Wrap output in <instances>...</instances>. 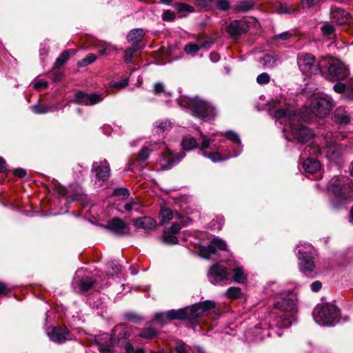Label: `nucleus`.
I'll return each mask as SVG.
<instances>
[{
    "mask_svg": "<svg viewBox=\"0 0 353 353\" xmlns=\"http://www.w3.org/2000/svg\"><path fill=\"white\" fill-rule=\"evenodd\" d=\"M281 300L274 303V309L268 316L266 321L256 325L246 331L245 337L248 341L260 342L272 335L267 328L274 330L275 334L282 335V329L290 327L296 320L298 299L293 293H280Z\"/></svg>",
    "mask_w": 353,
    "mask_h": 353,
    "instance_id": "1",
    "label": "nucleus"
},
{
    "mask_svg": "<svg viewBox=\"0 0 353 353\" xmlns=\"http://www.w3.org/2000/svg\"><path fill=\"white\" fill-rule=\"evenodd\" d=\"M270 105V114L281 125H284L283 132L285 139L305 143L312 139V132L300 123L301 117L294 107L290 105L283 106L278 100L272 101Z\"/></svg>",
    "mask_w": 353,
    "mask_h": 353,
    "instance_id": "2",
    "label": "nucleus"
},
{
    "mask_svg": "<svg viewBox=\"0 0 353 353\" xmlns=\"http://www.w3.org/2000/svg\"><path fill=\"white\" fill-rule=\"evenodd\" d=\"M225 136L230 141L237 145L236 148H233V154L229 153L226 156L221 154L222 150L219 147H216L213 144V141L208 136L200 132V137L201 139V147L199 150V154L203 157L208 158L213 163H217L228 160L232 157H236L242 152L241 141L238 134L233 131H228L225 133Z\"/></svg>",
    "mask_w": 353,
    "mask_h": 353,
    "instance_id": "3",
    "label": "nucleus"
},
{
    "mask_svg": "<svg viewBox=\"0 0 353 353\" xmlns=\"http://www.w3.org/2000/svg\"><path fill=\"white\" fill-rule=\"evenodd\" d=\"M341 137L342 135L338 132L326 134L324 137L325 145L322 148H313L308 145L301 153V157L303 159L307 152L310 155L319 153L324 155L328 160L336 161L342 156L344 151L343 145L340 143Z\"/></svg>",
    "mask_w": 353,
    "mask_h": 353,
    "instance_id": "4",
    "label": "nucleus"
},
{
    "mask_svg": "<svg viewBox=\"0 0 353 353\" xmlns=\"http://www.w3.org/2000/svg\"><path fill=\"white\" fill-rule=\"evenodd\" d=\"M331 203L334 208H339L353 197V184L345 176L333 179L327 187Z\"/></svg>",
    "mask_w": 353,
    "mask_h": 353,
    "instance_id": "5",
    "label": "nucleus"
},
{
    "mask_svg": "<svg viewBox=\"0 0 353 353\" xmlns=\"http://www.w3.org/2000/svg\"><path fill=\"white\" fill-rule=\"evenodd\" d=\"M214 307L215 303L212 301L199 302L191 307L168 311L167 319H186L194 323L199 317L208 314Z\"/></svg>",
    "mask_w": 353,
    "mask_h": 353,
    "instance_id": "6",
    "label": "nucleus"
},
{
    "mask_svg": "<svg viewBox=\"0 0 353 353\" xmlns=\"http://www.w3.org/2000/svg\"><path fill=\"white\" fill-rule=\"evenodd\" d=\"M339 310L333 304L319 305L313 311V317L316 323L323 326H333L339 322Z\"/></svg>",
    "mask_w": 353,
    "mask_h": 353,
    "instance_id": "7",
    "label": "nucleus"
},
{
    "mask_svg": "<svg viewBox=\"0 0 353 353\" xmlns=\"http://www.w3.org/2000/svg\"><path fill=\"white\" fill-rule=\"evenodd\" d=\"M295 252L300 270L306 274L314 272L316 268V262L313 256L314 248L308 243H300L297 245Z\"/></svg>",
    "mask_w": 353,
    "mask_h": 353,
    "instance_id": "8",
    "label": "nucleus"
},
{
    "mask_svg": "<svg viewBox=\"0 0 353 353\" xmlns=\"http://www.w3.org/2000/svg\"><path fill=\"white\" fill-rule=\"evenodd\" d=\"M228 268L215 263L212 265L208 272V281L215 285H226L231 281Z\"/></svg>",
    "mask_w": 353,
    "mask_h": 353,
    "instance_id": "9",
    "label": "nucleus"
},
{
    "mask_svg": "<svg viewBox=\"0 0 353 353\" xmlns=\"http://www.w3.org/2000/svg\"><path fill=\"white\" fill-rule=\"evenodd\" d=\"M191 112L194 116L205 120H211L216 114L215 108L210 103L199 97H194Z\"/></svg>",
    "mask_w": 353,
    "mask_h": 353,
    "instance_id": "10",
    "label": "nucleus"
},
{
    "mask_svg": "<svg viewBox=\"0 0 353 353\" xmlns=\"http://www.w3.org/2000/svg\"><path fill=\"white\" fill-rule=\"evenodd\" d=\"M334 106L332 99L329 96L316 97L311 102L312 112L317 117L324 118L328 115Z\"/></svg>",
    "mask_w": 353,
    "mask_h": 353,
    "instance_id": "11",
    "label": "nucleus"
},
{
    "mask_svg": "<svg viewBox=\"0 0 353 353\" xmlns=\"http://www.w3.org/2000/svg\"><path fill=\"white\" fill-rule=\"evenodd\" d=\"M315 57L310 53L301 52L297 55V64L300 70L306 75L321 73V68L315 65Z\"/></svg>",
    "mask_w": 353,
    "mask_h": 353,
    "instance_id": "12",
    "label": "nucleus"
},
{
    "mask_svg": "<svg viewBox=\"0 0 353 353\" xmlns=\"http://www.w3.org/2000/svg\"><path fill=\"white\" fill-rule=\"evenodd\" d=\"M349 75V70L343 62L332 59L329 63L325 78L331 81H341Z\"/></svg>",
    "mask_w": 353,
    "mask_h": 353,
    "instance_id": "13",
    "label": "nucleus"
},
{
    "mask_svg": "<svg viewBox=\"0 0 353 353\" xmlns=\"http://www.w3.org/2000/svg\"><path fill=\"white\" fill-rule=\"evenodd\" d=\"M185 157L184 152L173 153L169 149H166L159 157L158 162L163 170L169 169L174 165L179 163Z\"/></svg>",
    "mask_w": 353,
    "mask_h": 353,
    "instance_id": "14",
    "label": "nucleus"
},
{
    "mask_svg": "<svg viewBox=\"0 0 353 353\" xmlns=\"http://www.w3.org/2000/svg\"><path fill=\"white\" fill-rule=\"evenodd\" d=\"M46 334L51 341L60 344L74 339L73 335L69 330L61 327L48 328L46 330Z\"/></svg>",
    "mask_w": 353,
    "mask_h": 353,
    "instance_id": "15",
    "label": "nucleus"
},
{
    "mask_svg": "<svg viewBox=\"0 0 353 353\" xmlns=\"http://www.w3.org/2000/svg\"><path fill=\"white\" fill-rule=\"evenodd\" d=\"M303 168L310 179L319 180L323 176L320 163L314 159L307 158L303 163Z\"/></svg>",
    "mask_w": 353,
    "mask_h": 353,
    "instance_id": "16",
    "label": "nucleus"
},
{
    "mask_svg": "<svg viewBox=\"0 0 353 353\" xmlns=\"http://www.w3.org/2000/svg\"><path fill=\"white\" fill-rule=\"evenodd\" d=\"M73 283L79 286L81 291L86 292L93 287L94 281L83 268H79L75 273Z\"/></svg>",
    "mask_w": 353,
    "mask_h": 353,
    "instance_id": "17",
    "label": "nucleus"
},
{
    "mask_svg": "<svg viewBox=\"0 0 353 353\" xmlns=\"http://www.w3.org/2000/svg\"><path fill=\"white\" fill-rule=\"evenodd\" d=\"M216 248L220 250H226V242L219 237L214 238L208 246L201 248L200 254L204 259H210L213 255L216 254Z\"/></svg>",
    "mask_w": 353,
    "mask_h": 353,
    "instance_id": "18",
    "label": "nucleus"
},
{
    "mask_svg": "<svg viewBox=\"0 0 353 353\" xmlns=\"http://www.w3.org/2000/svg\"><path fill=\"white\" fill-rule=\"evenodd\" d=\"M104 98L102 94H88L83 92H78L74 95L76 103L83 105H93L103 101Z\"/></svg>",
    "mask_w": 353,
    "mask_h": 353,
    "instance_id": "19",
    "label": "nucleus"
},
{
    "mask_svg": "<svg viewBox=\"0 0 353 353\" xmlns=\"http://www.w3.org/2000/svg\"><path fill=\"white\" fill-rule=\"evenodd\" d=\"M228 268L232 273V280L238 283H245L247 281V275L243 268L235 260L229 259L227 261Z\"/></svg>",
    "mask_w": 353,
    "mask_h": 353,
    "instance_id": "20",
    "label": "nucleus"
},
{
    "mask_svg": "<svg viewBox=\"0 0 353 353\" xmlns=\"http://www.w3.org/2000/svg\"><path fill=\"white\" fill-rule=\"evenodd\" d=\"M104 228L118 236H123L130 233L128 225L119 218L112 219L107 225L104 226Z\"/></svg>",
    "mask_w": 353,
    "mask_h": 353,
    "instance_id": "21",
    "label": "nucleus"
},
{
    "mask_svg": "<svg viewBox=\"0 0 353 353\" xmlns=\"http://www.w3.org/2000/svg\"><path fill=\"white\" fill-rule=\"evenodd\" d=\"M92 170L95 173L96 179L101 181L107 180L110 174V168L105 159L93 163Z\"/></svg>",
    "mask_w": 353,
    "mask_h": 353,
    "instance_id": "22",
    "label": "nucleus"
},
{
    "mask_svg": "<svg viewBox=\"0 0 353 353\" xmlns=\"http://www.w3.org/2000/svg\"><path fill=\"white\" fill-rule=\"evenodd\" d=\"M181 229V225L179 223H173L171 227L164 230L162 241L168 245H175L179 243L178 238L176 234Z\"/></svg>",
    "mask_w": 353,
    "mask_h": 353,
    "instance_id": "23",
    "label": "nucleus"
},
{
    "mask_svg": "<svg viewBox=\"0 0 353 353\" xmlns=\"http://www.w3.org/2000/svg\"><path fill=\"white\" fill-rule=\"evenodd\" d=\"M157 143L148 142L146 143L141 149L140 152L138 154L137 161L140 165L144 166L145 162L149 158L150 153L152 151H154L157 149H161L163 148H165V144L161 143L159 144V146L157 147Z\"/></svg>",
    "mask_w": 353,
    "mask_h": 353,
    "instance_id": "24",
    "label": "nucleus"
},
{
    "mask_svg": "<svg viewBox=\"0 0 353 353\" xmlns=\"http://www.w3.org/2000/svg\"><path fill=\"white\" fill-rule=\"evenodd\" d=\"M249 30V25L244 20L232 21L228 26V32L233 38H237Z\"/></svg>",
    "mask_w": 353,
    "mask_h": 353,
    "instance_id": "25",
    "label": "nucleus"
},
{
    "mask_svg": "<svg viewBox=\"0 0 353 353\" xmlns=\"http://www.w3.org/2000/svg\"><path fill=\"white\" fill-rule=\"evenodd\" d=\"M94 341L98 345L100 353H110L113 347V339L112 336L104 333L100 336H94Z\"/></svg>",
    "mask_w": 353,
    "mask_h": 353,
    "instance_id": "26",
    "label": "nucleus"
},
{
    "mask_svg": "<svg viewBox=\"0 0 353 353\" xmlns=\"http://www.w3.org/2000/svg\"><path fill=\"white\" fill-rule=\"evenodd\" d=\"M132 223L137 230H143L145 231H150L157 227V221L152 217L145 216L135 219L132 221Z\"/></svg>",
    "mask_w": 353,
    "mask_h": 353,
    "instance_id": "27",
    "label": "nucleus"
},
{
    "mask_svg": "<svg viewBox=\"0 0 353 353\" xmlns=\"http://www.w3.org/2000/svg\"><path fill=\"white\" fill-rule=\"evenodd\" d=\"M330 17L333 21L342 25L349 20L350 14L342 8L334 7L331 8Z\"/></svg>",
    "mask_w": 353,
    "mask_h": 353,
    "instance_id": "28",
    "label": "nucleus"
},
{
    "mask_svg": "<svg viewBox=\"0 0 353 353\" xmlns=\"http://www.w3.org/2000/svg\"><path fill=\"white\" fill-rule=\"evenodd\" d=\"M350 115L343 108H337L334 114V121L340 125H347L350 121Z\"/></svg>",
    "mask_w": 353,
    "mask_h": 353,
    "instance_id": "29",
    "label": "nucleus"
},
{
    "mask_svg": "<svg viewBox=\"0 0 353 353\" xmlns=\"http://www.w3.org/2000/svg\"><path fill=\"white\" fill-rule=\"evenodd\" d=\"M145 32L141 28H136L131 30L128 34V40L134 47H137L142 40Z\"/></svg>",
    "mask_w": 353,
    "mask_h": 353,
    "instance_id": "30",
    "label": "nucleus"
},
{
    "mask_svg": "<svg viewBox=\"0 0 353 353\" xmlns=\"http://www.w3.org/2000/svg\"><path fill=\"white\" fill-rule=\"evenodd\" d=\"M161 223L162 224H165L169 221L173 219L174 218H176L177 219H181L182 216L179 214L178 212L174 213L169 208H162L161 210Z\"/></svg>",
    "mask_w": 353,
    "mask_h": 353,
    "instance_id": "31",
    "label": "nucleus"
},
{
    "mask_svg": "<svg viewBox=\"0 0 353 353\" xmlns=\"http://www.w3.org/2000/svg\"><path fill=\"white\" fill-rule=\"evenodd\" d=\"M259 63L264 68H272L277 65L280 61L275 56L265 54L259 59Z\"/></svg>",
    "mask_w": 353,
    "mask_h": 353,
    "instance_id": "32",
    "label": "nucleus"
},
{
    "mask_svg": "<svg viewBox=\"0 0 353 353\" xmlns=\"http://www.w3.org/2000/svg\"><path fill=\"white\" fill-rule=\"evenodd\" d=\"M181 145L182 149L185 151H190L197 148L199 151L201 147V145L199 147L197 141L192 137H184L181 141Z\"/></svg>",
    "mask_w": 353,
    "mask_h": 353,
    "instance_id": "33",
    "label": "nucleus"
},
{
    "mask_svg": "<svg viewBox=\"0 0 353 353\" xmlns=\"http://www.w3.org/2000/svg\"><path fill=\"white\" fill-rule=\"evenodd\" d=\"M334 90L338 93H342L344 91H347L350 92L349 98L353 99V79H351L350 81L347 84H343L342 83H337L333 87Z\"/></svg>",
    "mask_w": 353,
    "mask_h": 353,
    "instance_id": "34",
    "label": "nucleus"
},
{
    "mask_svg": "<svg viewBox=\"0 0 353 353\" xmlns=\"http://www.w3.org/2000/svg\"><path fill=\"white\" fill-rule=\"evenodd\" d=\"M76 51L74 50H70L69 51L65 50L63 51L59 57L56 59L54 63V67L56 68H61L68 59L70 55H74Z\"/></svg>",
    "mask_w": 353,
    "mask_h": 353,
    "instance_id": "35",
    "label": "nucleus"
},
{
    "mask_svg": "<svg viewBox=\"0 0 353 353\" xmlns=\"http://www.w3.org/2000/svg\"><path fill=\"white\" fill-rule=\"evenodd\" d=\"M172 128L171 121L165 119L160 120L155 123V130L159 134H162L166 131L170 130Z\"/></svg>",
    "mask_w": 353,
    "mask_h": 353,
    "instance_id": "36",
    "label": "nucleus"
},
{
    "mask_svg": "<svg viewBox=\"0 0 353 353\" xmlns=\"http://www.w3.org/2000/svg\"><path fill=\"white\" fill-rule=\"evenodd\" d=\"M123 208L127 212H139L142 208V205L138 200L130 199L124 204Z\"/></svg>",
    "mask_w": 353,
    "mask_h": 353,
    "instance_id": "37",
    "label": "nucleus"
},
{
    "mask_svg": "<svg viewBox=\"0 0 353 353\" xmlns=\"http://www.w3.org/2000/svg\"><path fill=\"white\" fill-rule=\"evenodd\" d=\"M254 3L252 0H245L239 2L235 6V10L238 12H247L253 9Z\"/></svg>",
    "mask_w": 353,
    "mask_h": 353,
    "instance_id": "38",
    "label": "nucleus"
},
{
    "mask_svg": "<svg viewBox=\"0 0 353 353\" xmlns=\"http://www.w3.org/2000/svg\"><path fill=\"white\" fill-rule=\"evenodd\" d=\"M175 350L177 353H195V349L182 341L177 342L175 345Z\"/></svg>",
    "mask_w": 353,
    "mask_h": 353,
    "instance_id": "39",
    "label": "nucleus"
},
{
    "mask_svg": "<svg viewBox=\"0 0 353 353\" xmlns=\"http://www.w3.org/2000/svg\"><path fill=\"white\" fill-rule=\"evenodd\" d=\"M97 49L101 55H109L114 48L110 43H101L97 46Z\"/></svg>",
    "mask_w": 353,
    "mask_h": 353,
    "instance_id": "40",
    "label": "nucleus"
},
{
    "mask_svg": "<svg viewBox=\"0 0 353 353\" xmlns=\"http://www.w3.org/2000/svg\"><path fill=\"white\" fill-rule=\"evenodd\" d=\"M243 295L241 289L238 287H230L225 292V296L229 299H236Z\"/></svg>",
    "mask_w": 353,
    "mask_h": 353,
    "instance_id": "41",
    "label": "nucleus"
},
{
    "mask_svg": "<svg viewBox=\"0 0 353 353\" xmlns=\"http://www.w3.org/2000/svg\"><path fill=\"white\" fill-rule=\"evenodd\" d=\"M203 46V45L190 43L185 46L184 52L188 55L194 56Z\"/></svg>",
    "mask_w": 353,
    "mask_h": 353,
    "instance_id": "42",
    "label": "nucleus"
},
{
    "mask_svg": "<svg viewBox=\"0 0 353 353\" xmlns=\"http://www.w3.org/2000/svg\"><path fill=\"white\" fill-rule=\"evenodd\" d=\"M121 270V266L116 261H110L107 265V274L108 276L117 274Z\"/></svg>",
    "mask_w": 353,
    "mask_h": 353,
    "instance_id": "43",
    "label": "nucleus"
},
{
    "mask_svg": "<svg viewBox=\"0 0 353 353\" xmlns=\"http://www.w3.org/2000/svg\"><path fill=\"white\" fill-rule=\"evenodd\" d=\"M194 98H190L187 96H180L177 101L180 106L188 108L191 110Z\"/></svg>",
    "mask_w": 353,
    "mask_h": 353,
    "instance_id": "44",
    "label": "nucleus"
},
{
    "mask_svg": "<svg viewBox=\"0 0 353 353\" xmlns=\"http://www.w3.org/2000/svg\"><path fill=\"white\" fill-rule=\"evenodd\" d=\"M97 59V57L94 54H88L84 59L79 61L77 65L80 68L85 67L92 63H93Z\"/></svg>",
    "mask_w": 353,
    "mask_h": 353,
    "instance_id": "45",
    "label": "nucleus"
},
{
    "mask_svg": "<svg viewBox=\"0 0 353 353\" xmlns=\"http://www.w3.org/2000/svg\"><path fill=\"white\" fill-rule=\"evenodd\" d=\"M157 334V332L154 328L152 327H148L140 333L139 336L145 339H152Z\"/></svg>",
    "mask_w": 353,
    "mask_h": 353,
    "instance_id": "46",
    "label": "nucleus"
},
{
    "mask_svg": "<svg viewBox=\"0 0 353 353\" xmlns=\"http://www.w3.org/2000/svg\"><path fill=\"white\" fill-rule=\"evenodd\" d=\"M139 50V48L134 47L133 48H128L124 52V60L127 63H130L132 61L134 54Z\"/></svg>",
    "mask_w": 353,
    "mask_h": 353,
    "instance_id": "47",
    "label": "nucleus"
},
{
    "mask_svg": "<svg viewBox=\"0 0 353 353\" xmlns=\"http://www.w3.org/2000/svg\"><path fill=\"white\" fill-rule=\"evenodd\" d=\"M216 8L221 11H226L229 9L230 3L229 0H214Z\"/></svg>",
    "mask_w": 353,
    "mask_h": 353,
    "instance_id": "48",
    "label": "nucleus"
},
{
    "mask_svg": "<svg viewBox=\"0 0 353 353\" xmlns=\"http://www.w3.org/2000/svg\"><path fill=\"white\" fill-rule=\"evenodd\" d=\"M154 93L157 95L163 94L164 95L170 96V93L167 92L165 89L164 85L161 83H157L154 85Z\"/></svg>",
    "mask_w": 353,
    "mask_h": 353,
    "instance_id": "49",
    "label": "nucleus"
},
{
    "mask_svg": "<svg viewBox=\"0 0 353 353\" xmlns=\"http://www.w3.org/2000/svg\"><path fill=\"white\" fill-rule=\"evenodd\" d=\"M128 84V79L125 78L120 81H112L109 83V86L110 88H117V89H122L126 87Z\"/></svg>",
    "mask_w": 353,
    "mask_h": 353,
    "instance_id": "50",
    "label": "nucleus"
},
{
    "mask_svg": "<svg viewBox=\"0 0 353 353\" xmlns=\"http://www.w3.org/2000/svg\"><path fill=\"white\" fill-rule=\"evenodd\" d=\"M130 194L129 190L125 188H119L114 190L112 195L113 196H122L123 199H126L128 197Z\"/></svg>",
    "mask_w": 353,
    "mask_h": 353,
    "instance_id": "51",
    "label": "nucleus"
},
{
    "mask_svg": "<svg viewBox=\"0 0 353 353\" xmlns=\"http://www.w3.org/2000/svg\"><path fill=\"white\" fill-rule=\"evenodd\" d=\"M270 81V77L267 72H263L256 77V82L260 85L268 84Z\"/></svg>",
    "mask_w": 353,
    "mask_h": 353,
    "instance_id": "52",
    "label": "nucleus"
},
{
    "mask_svg": "<svg viewBox=\"0 0 353 353\" xmlns=\"http://www.w3.org/2000/svg\"><path fill=\"white\" fill-rule=\"evenodd\" d=\"M321 32L324 36L330 37L334 33V28L333 26L327 23L321 27Z\"/></svg>",
    "mask_w": 353,
    "mask_h": 353,
    "instance_id": "53",
    "label": "nucleus"
},
{
    "mask_svg": "<svg viewBox=\"0 0 353 353\" xmlns=\"http://www.w3.org/2000/svg\"><path fill=\"white\" fill-rule=\"evenodd\" d=\"M30 109L36 114H45L48 112V108L43 105H34L30 106Z\"/></svg>",
    "mask_w": 353,
    "mask_h": 353,
    "instance_id": "54",
    "label": "nucleus"
},
{
    "mask_svg": "<svg viewBox=\"0 0 353 353\" xmlns=\"http://www.w3.org/2000/svg\"><path fill=\"white\" fill-rule=\"evenodd\" d=\"M167 319V312L157 313L154 316V321L160 323H165Z\"/></svg>",
    "mask_w": 353,
    "mask_h": 353,
    "instance_id": "55",
    "label": "nucleus"
},
{
    "mask_svg": "<svg viewBox=\"0 0 353 353\" xmlns=\"http://www.w3.org/2000/svg\"><path fill=\"white\" fill-rule=\"evenodd\" d=\"M176 8L179 12H193L194 10L192 6L184 3L179 4Z\"/></svg>",
    "mask_w": 353,
    "mask_h": 353,
    "instance_id": "56",
    "label": "nucleus"
},
{
    "mask_svg": "<svg viewBox=\"0 0 353 353\" xmlns=\"http://www.w3.org/2000/svg\"><path fill=\"white\" fill-rule=\"evenodd\" d=\"M292 36V34L291 32H290L289 31H286V32H283L281 34L275 35L274 37V40L281 39V40L285 41V40L290 39Z\"/></svg>",
    "mask_w": 353,
    "mask_h": 353,
    "instance_id": "57",
    "label": "nucleus"
},
{
    "mask_svg": "<svg viewBox=\"0 0 353 353\" xmlns=\"http://www.w3.org/2000/svg\"><path fill=\"white\" fill-rule=\"evenodd\" d=\"M125 353H145L144 350L143 348L134 349L132 345L130 344H127L125 347Z\"/></svg>",
    "mask_w": 353,
    "mask_h": 353,
    "instance_id": "58",
    "label": "nucleus"
},
{
    "mask_svg": "<svg viewBox=\"0 0 353 353\" xmlns=\"http://www.w3.org/2000/svg\"><path fill=\"white\" fill-rule=\"evenodd\" d=\"M162 18L166 21H172L175 18V14L170 10H165L163 13Z\"/></svg>",
    "mask_w": 353,
    "mask_h": 353,
    "instance_id": "59",
    "label": "nucleus"
},
{
    "mask_svg": "<svg viewBox=\"0 0 353 353\" xmlns=\"http://www.w3.org/2000/svg\"><path fill=\"white\" fill-rule=\"evenodd\" d=\"M276 12L279 14H290L291 13L290 9L286 5H279L276 8Z\"/></svg>",
    "mask_w": 353,
    "mask_h": 353,
    "instance_id": "60",
    "label": "nucleus"
},
{
    "mask_svg": "<svg viewBox=\"0 0 353 353\" xmlns=\"http://www.w3.org/2000/svg\"><path fill=\"white\" fill-rule=\"evenodd\" d=\"M57 194L58 196H70L68 195V190L64 187H60L57 188Z\"/></svg>",
    "mask_w": 353,
    "mask_h": 353,
    "instance_id": "61",
    "label": "nucleus"
},
{
    "mask_svg": "<svg viewBox=\"0 0 353 353\" xmlns=\"http://www.w3.org/2000/svg\"><path fill=\"white\" fill-rule=\"evenodd\" d=\"M321 287L322 284L319 281H316L311 284V289L314 292H317L318 291H319Z\"/></svg>",
    "mask_w": 353,
    "mask_h": 353,
    "instance_id": "62",
    "label": "nucleus"
},
{
    "mask_svg": "<svg viewBox=\"0 0 353 353\" xmlns=\"http://www.w3.org/2000/svg\"><path fill=\"white\" fill-rule=\"evenodd\" d=\"M198 5L201 7H208L210 6L213 2L214 0H196Z\"/></svg>",
    "mask_w": 353,
    "mask_h": 353,
    "instance_id": "63",
    "label": "nucleus"
},
{
    "mask_svg": "<svg viewBox=\"0 0 353 353\" xmlns=\"http://www.w3.org/2000/svg\"><path fill=\"white\" fill-rule=\"evenodd\" d=\"M321 0H303L302 4L305 7H311L317 3H319Z\"/></svg>",
    "mask_w": 353,
    "mask_h": 353,
    "instance_id": "64",
    "label": "nucleus"
}]
</instances>
